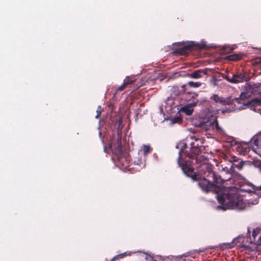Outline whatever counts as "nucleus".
I'll return each mask as SVG.
<instances>
[{
  "label": "nucleus",
  "instance_id": "1",
  "mask_svg": "<svg viewBox=\"0 0 261 261\" xmlns=\"http://www.w3.org/2000/svg\"><path fill=\"white\" fill-rule=\"evenodd\" d=\"M185 141H180L176 145V148L179 149L178 157L177 159L178 165L180 167L183 173L187 176L191 177L193 181H197L198 186L206 193L212 191L216 189V185L223 183L226 180H223L220 176L211 169H208L202 176L199 174L194 172V169L191 167L188 160H186L185 157L196 159L200 152V149L195 143L189 139L187 138Z\"/></svg>",
  "mask_w": 261,
  "mask_h": 261
},
{
  "label": "nucleus",
  "instance_id": "2",
  "mask_svg": "<svg viewBox=\"0 0 261 261\" xmlns=\"http://www.w3.org/2000/svg\"><path fill=\"white\" fill-rule=\"evenodd\" d=\"M251 186L253 191L247 190L245 191L252 198L244 201L234 189H222L216 185V189L212 192L216 193L219 203L222 205L217 206V208L223 211L229 208L241 211L257 204L259 198H261V185L259 186L251 185Z\"/></svg>",
  "mask_w": 261,
  "mask_h": 261
},
{
  "label": "nucleus",
  "instance_id": "3",
  "mask_svg": "<svg viewBox=\"0 0 261 261\" xmlns=\"http://www.w3.org/2000/svg\"><path fill=\"white\" fill-rule=\"evenodd\" d=\"M246 93H242L239 97L235 98L233 99L231 97L223 98L219 97L217 94H213L211 97V99L214 100L216 103H219L222 105L225 106L226 105H229L233 103H238V104H243L242 106L237 107L235 105V109H245L247 108L250 109H253L254 111L258 112L261 114V110L260 108H257L258 107H261V98H254L252 100H247L245 99L246 98Z\"/></svg>",
  "mask_w": 261,
  "mask_h": 261
},
{
  "label": "nucleus",
  "instance_id": "4",
  "mask_svg": "<svg viewBox=\"0 0 261 261\" xmlns=\"http://www.w3.org/2000/svg\"><path fill=\"white\" fill-rule=\"evenodd\" d=\"M111 151L113 154V160H117L118 163L122 166L125 165L128 159L127 153L123 150L122 147L121 139L117 138L114 139L111 143H109L107 148L104 146V151L108 153Z\"/></svg>",
  "mask_w": 261,
  "mask_h": 261
},
{
  "label": "nucleus",
  "instance_id": "5",
  "mask_svg": "<svg viewBox=\"0 0 261 261\" xmlns=\"http://www.w3.org/2000/svg\"><path fill=\"white\" fill-rule=\"evenodd\" d=\"M178 45L179 47L175 48L173 53L182 56H187L194 50H199L206 48V45L204 43H196L194 41L177 42L173 44Z\"/></svg>",
  "mask_w": 261,
  "mask_h": 261
},
{
  "label": "nucleus",
  "instance_id": "6",
  "mask_svg": "<svg viewBox=\"0 0 261 261\" xmlns=\"http://www.w3.org/2000/svg\"><path fill=\"white\" fill-rule=\"evenodd\" d=\"M182 115H178L176 117H171L168 115H153L151 120L156 126L159 123L165 122L166 125L170 126L176 123H179L182 119Z\"/></svg>",
  "mask_w": 261,
  "mask_h": 261
},
{
  "label": "nucleus",
  "instance_id": "7",
  "mask_svg": "<svg viewBox=\"0 0 261 261\" xmlns=\"http://www.w3.org/2000/svg\"><path fill=\"white\" fill-rule=\"evenodd\" d=\"M187 85H189L192 87L196 88L199 87L201 85V83L200 82H194L192 81L189 82L187 85H183L181 86V90L180 91L176 89V88L173 87V91L175 93V95H178L183 94L186 96L187 95H189V98H194L196 96H197L195 93L191 92L188 90V88H187Z\"/></svg>",
  "mask_w": 261,
  "mask_h": 261
},
{
  "label": "nucleus",
  "instance_id": "8",
  "mask_svg": "<svg viewBox=\"0 0 261 261\" xmlns=\"http://www.w3.org/2000/svg\"><path fill=\"white\" fill-rule=\"evenodd\" d=\"M116 116L117 115H111L110 119L112 122L114 121H116L114 124V127L119 131L121 130L125 122L129 121V118L128 115H119V117Z\"/></svg>",
  "mask_w": 261,
  "mask_h": 261
},
{
  "label": "nucleus",
  "instance_id": "9",
  "mask_svg": "<svg viewBox=\"0 0 261 261\" xmlns=\"http://www.w3.org/2000/svg\"><path fill=\"white\" fill-rule=\"evenodd\" d=\"M195 125L206 129H207L209 126L215 127L217 130L220 134H224L223 129L219 126L218 122L216 119L213 120H207L206 121H200L198 123L196 124Z\"/></svg>",
  "mask_w": 261,
  "mask_h": 261
},
{
  "label": "nucleus",
  "instance_id": "10",
  "mask_svg": "<svg viewBox=\"0 0 261 261\" xmlns=\"http://www.w3.org/2000/svg\"><path fill=\"white\" fill-rule=\"evenodd\" d=\"M197 105V102H193L187 104L184 106H176L174 109H176L177 112L176 114H179L180 112L184 113L185 114H192L194 111V107Z\"/></svg>",
  "mask_w": 261,
  "mask_h": 261
},
{
  "label": "nucleus",
  "instance_id": "11",
  "mask_svg": "<svg viewBox=\"0 0 261 261\" xmlns=\"http://www.w3.org/2000/svg\"><path fill=\"white\" fill-rule=\"evenodd\" d=\"M252 139L248 141H243L238 143V151L240 154H245L249 151V143L251 141Z\"/></svg>",
  "mask_w": 261,
  "mask_h": 261
},
{
  "label": "nucleus",
  "instance_id": "12",
  "mask_svg": "<svg viewBox=\"0 0 261 261\" xmlns=\"http://www.w3.org/2000/svg\"><path fill=\"white\" fill-rule=\"evenodd\" d=\"M246 76L241 73L233 74L231 78V83L237 84L245 80Z\"/></svg>",
  "mask_w": 261,
  "mask_h": 261
},
{
  "label": "nucleus",
  "instance_id": "13",
  "mask_svg": "<svg viewBox=\"0 0 261 261\" xmlns=\"http://www.w3.org/2000/svg\"><path fill=\"white\" fill-rule=\"evenodd\" d=\"M206 74V71L203 69L195 70L189 74V76L193 79H199Z\"/></svg>",
  "mask_w": 261,
  "mask_h": 261
},
{
  "label": "nucleus",
  "instance_id": "14",
  "mask_svg": "<svg viewBox=\"0 0 261 261\" xmlns=\"http://www.w3.org/2000/svg\"><path fill=\"white\" fill-rule=\"evenodd\" d=\"M244 56H245L242 54H234L226 56V59L231 61H236L242 59Z\"/></svg>",
  "mask_w": 261,
  "mask_h": 261
},
{
  "label": "nucleus",
  "instance_id": "15",
  "mask_svg": "<svg viewBox=\"0 0 261 261\" xmlns=\"http://www.w3.org/2000/svg\"><path fill=\"white\" fill-rule=\"evenodd\" d=\"M244 164V163L242 160H238V161L232 163L231 168H237L238 170H241L243 169Z\"/></svg>",
  "mask_w": 261,
  "mask_h": 261
},
{
  "label": "nucleus",
  "instance_id": "16",
  "mask_svg": "<svg viewBox=\"0 0 261 261\" xmlns=\"http://www.w3.org/2000/svg\"><path fill=\"white\" fill-rule=\"evenodd\" d=\"M127 109V102L125 101L122 102L119 107V114H123L126 113V110Z\"/></svg>",
  "mask_w": 261,
  "mask_h": 261
},
{
  "label": "nucleus",
  "instance_id": "17",
  "mask_svg": "<svg viewBox=\"0 0 261 261\" xmlns=\"http://www.w3.org/2000/svg\"><path fill=\"white\" fill-rule=\"evenodd\" d=\"M144 254H146V259H147L148 256L151 258L152 261H159V260H164V258L161 255H155V256H154L153 255H152L151 254H149L147 253L144 252Z\"/></svg>",
  "mask_w": 261,
  "mask_h": 261
},
{
  "label": "nucleus",
  "instance_id": "18",
  "mask_svg": "<svg viewBox=\"0 0 261 261\" xmlns=\"http://www.w3.org/2000/svg\"><path fill=\"white\" fill-rule=\"evenodd\" d=\"M145 159L144 158L143 159L141 158L135 159V161H134V163L135 165H138L142 168L145 166Z\"/></svg>",
  "mask_w": 261,
  "mask_h": 261
},
{
  "label": "nucleus",
  "instance_id": "19",
  "mask_svg": "<svg viewBox=\"0 0 261 261\" xmlns=\"http://www.w3.org/2000/svg\"><path fill=\"white\" fill-rule=\"evenodd\" d=\"M131 254H132V252H130V251H127V252H124L123 253L119 254L115 256H114L112 258V260H114L115 259H118V258H124L127 255H130Z\"/></svg>",
  "mask_w": 261,
  "mask_h": 261
},
{
  "label": "nucleus",
  "instance_id": "20",
  "mask_svg": "<svg viewBox=\"0 0 261 261\" xmlns=\"http://www.w3.org/2000/svg\"><path fill=\"white\" fill-rule=\"evenodd\" d=\"M101 115H95V118L97 119H99V125H98V129L99 130V132H98V135H99V137L100 138V139H101L102 138V133H101V125H102L103 124H102V123L103 122V121L101 120L100 116Z\"/></svg>",
  "mask_w": 261,
  "mask_h": 261
},
{
  "label": "nucleus",
  "instance_id": "21",
  "mask_svg": "<svg viewBox=\"0 0 261 261\" xmlns=\"http://www.w3.org/2000/svg\"><path fill=\"white\" fill-rule=\"evenodd\" d=\"M143 148L144 158H145V156L150 151V147L149 145H143Z\"/></svg>",
  "mask_w": 261,
  "mask_h": 261
},
{
  "label": "nucleus",
  "instance_id": "22",
  "mask_svg": "<svg viewBox=\"0 0 261 261\" xmlns=\"http://www.w3.org/2000/svg\"><path fill=\"white\" fill-rule=\"evenodd\" d=\"M134 82V80L132 77H127L124 80L123 83L127 87L128 85L132 84Z\"/></svg>",
  "mask_w": 261,
  "mask_h": 261
},
{
  "label": "nucleus",
  "instance_id": "23",
  "mask_svg": "<svg viewBox=\"0 0 261 261\" xmlns=\"http://www.w3.org/2000/svg\"><path fill=\"white\" fill-rule=\"evenodd\" d=\"M126 87V86H125V85L124 83H123V84L121 86L117 88V89L116 90V93L123 91Z\"/></svg>",
  "mask_w": 261,
  "mask_h": 261
},
{
  "label": "nucleus",
  "instance_id": "24",
  "mask_svg": "<svg viewBox=\"0 0 261 261\" xmlns=\"http://www.w3.org/2000/svg\"><path fill=\"white\" fill-rule=\"evenodd\" d=\"M254 166L260 169V170L261 171V161H256L254 163Z\"/></svg>",
  "mask_w": 261,
  "mask_h": 261
},
{
  "label": "nucleus",
  "instance_id": "25",
  "mask_svg": "<svg viewBox=\"0 0 261 261\" xmlns=\"http://www.w3.org/2000/svg\"><path fill=\"white\" fill-rule=\"evenodd\" d=\"M232 112V109H230V108H225V109H223L222 111V113H230Z\"/></svg>",
  "mask_w": 261,
  "mask_h": 261
},
{
  "label": "nucleus",
  "instance_id": "26",
  "mask_svg": "<svg viewBox=\"0 0 261 261\" xmlns=\"http://www.w3.org/2000/svg\"><path fill=\"white\" fill-rule=\"evenodd\" d=\"M259 230L258 229H254L252 231V236L255 239L256 236L258 234Z\"/></svg>",
  "mask_w": 261,
  "mask_h": 261
},
{
  "label": "nucleus",
  "instance_id": "27",
  "mask_svg": "<svg viewBox=\"0 0 261 261\" xmlns=\"http://www.w3.org/2000/svg\"><path fill=\"white\" fill-rule=\"evenodd\" d=\"M255 63L256 64H261V57L256 58L255 59Z\"/></svg>",
  "mask_w": 261,
  "mask_h": 261
},
{
  "label": "nucleus",
  "instance_id": "28",
  "mask_svg": "<svg viewBox=\"0 0 261 261\" xmlns=\"http://www.w3.org/2000/svg\"><path fill=\"white\" fill-rule=\"evenodd\" d=\"M102 112L101 106H99L96 110L97 114H101Z\"/></svg>",
  "mask_w": 261,
  "mask_h": 261
},
{
  "label": "nucleus",
  "instance_id": "29",
  "mask_svg": "<svg viewBox=\"0 0 261 261\" xmlns=\"http://www.w3.org/2000/svg\"><path fill=\"white\" fill-rule=\"evenodd\" d=\"M222 77L226 79L229 82L231 83V78H230L228 75H223Z\"/></svg>",
  "mask_w": 261,
  "mask_h": 261
},
{
  "label": "nucleus",
  "instance_id": "30",
  "mask_svg": "<svg viewBox=\"0 0 261 261\" xmlns=\"http://www.w3.org/2000/svg\"><path fill=\"white\" fill-rule=\"evenodd\" d=\"M108 109H109V110H111V112L112 113L113 112V110L114 109L113 105L112 104H109L108 105Z\"/></svg>",
  "mask_w": 261,
  "mask_h": 261
},
{
  "label": "nucleus",
  "instance_id": "31",
  "mask_svg": "<svg viewBox=\"0 0 261 261\" xmlns=\"http://www.w3.org/2000/svg\"><path fill=\"white\" fill-rule=\"evenodd\" d=\"M238 160H239V159H238L236 156H233L232 157L231 161L232 162V163H233V162H236L238 161Z\"/></svg>",
  "mask_w": 261,
  "mask_h": 261
},
{
  "label": "nucleus",
  "instance_id": "32",
  "mask_svg": "<svg viewBox=\"0 0 261 261\" xmlns=\"http://www.w3.org/2000/svg\"><path fill=\"white\" fill-rule=\"evenodd\" d=\"M254 144L256 146H258V140L257 139H255L254 141Z\"/></svg>",
  "mask_w": 261,
  "mask_h": 261
},
{
  "label": "nucleus",
  "instance_id": "33",
  "mask_svg": "<svg viewBox=\"0 0 261 261\" xmlns=\"http://www.w3.org/2000/svg\"><path fill=\"white\" fill-rule=\"evenodd\" d=\"M237 240H238V238H235V239H234L233 240V241H232V243H233V244H236L237 243Z\"/></svg>",
  "mask_w": 261,
  "mask_h": 261
},
{
  "label": "nucleus",
  "instance_id": "34",
  "mask_svg": "<svg viewBox=\"0 0 261 261\" xmlns=\"http://www.w3.org/2000/svg\"><path fill=\"white\" fill-rule=\"evenodd\" d=\"M193 139H194V141H196L197 140V139L196 138H195L194 136H191L190 137V139L191 140H193Z\"/></svg>",
  "mask_w": 261,
  "mask_h": 261
},
{
  "label": "nucleus",
  "instance_id": "35",
  "mask_svg": "<svg viewBox=\"0 0 261 261\" xmlns=\"http://www.w3.org/2000/svg\"><path fill=\"white\" fill-rule=\"evenodd\" d=\"M183 256H184V255H178V256H176V258H181Z\"/></svg>",
  "mask_w": 261,
  "mask_h": 261
},
{
  "label": "nucleus",
  "instance_id": "36",
  "mask_svg": "<svg viewBox=\"0 0 261 261\" xmlns=\"http://www.w3.org/2000/svg\"><path fill=\"white\" fill-rule=\"evenodd\" d=\"M259 240H260V242H261V236L259 237Z\"/></svg>",
  "mask_w": 261,
  "mask_h": 261
},
{
  "label": "nucleus",
  "instance_id": "37",
  "mask_svg": "<svg viewBox=\"0 0 261 261\" xmlns=\"http://www.w3.org/2000/svg\"><path fill=\"white\" fill-rule=\"evenodd\" d=\"M228 49H229V50H232V48H229Z\"/></svg>",
  "mask_w": 261,
  "mask_h": 261
},
{
  "label": "nucleus",
  "instance_id": "38",
  "mask_svg": "<svg viewBox=\"0 0 261 261\" xmlns=\"http://www.w3.org/2000/svg\"><path fill=\"white\" fill-rule=\"evenodd\" d=\"M225 53H229V51H225Z\"/></svg>",
  "mask_w": 261,
  "mask_h": 261
},
{
  "label": "nucleus",
  "instance_id": "39",
  "mask_svg": "<svg viewBox=\"0 0 261 261\" xmlns=\"http://www.w3.org/2000/svg\"><path fill=\"white\" fill-rule=\"evenodd\" d=\"M210 116L211 117H213V116H214V115H210Z\"/></svg>",
  "mask_w": 261,
  "mask_h": 261
}]
</instances>
